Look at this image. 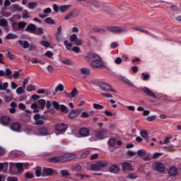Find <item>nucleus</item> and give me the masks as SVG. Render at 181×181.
Masks as SVG:
<instances>
[{"label": "nucleus", "instance_id": "nucleus-24", "mask_svg": "<svg viewBox=\"0 0 181 181\" xmlns=\"http://www.w3.org/2000/svg\"><path fill=\"white\" fill-rule=\"evenodd\" d=\"M0 26L6 28V30H9V27H8V21L5 18L0 19Z\"/></svg>", "mask_w": 181, "mask_h": 181}, {"label": "nucleus", "instance_id": "nucleus-20", "mask_svg": "<svg viewBox=\"0 0 181 181\" xmlns=\"http://www.w3.org/2000/svg\"><path fill=\"white\" fill-rule=\"evenodd\" d=\"M109 171L110 173H118V172H119V168L117 165H112L109 167Z\"/></svg>", "mask_w": 181, "mask_h": 181}, {"label": "nucleus", "instance_id": "nucleus-2", "mask_svg": "<svg viewBox=\"0 0 181 181\" xmlns=\"http://www.w3.org/2000/svg\"><path fill=\"white\" fill-rule=\"evenodd\" d=\"M107 134H108V132L105 129L94 131L92 134V136L89 138V141L90 142H94L95 141L104 139L107 138Z\"/></svg>", "mask_w": 181, "mask_h": 181}, {"label": "nucleus", "instance_id": "nucleus-14", "mask_svg": "<svg viewBox=\"0 0 181 181\" xmlns=\"http://www.w3.org/2000/svg\"><path fill=\"white\" fill-rule=\"evenodd\" d=\"M11 122V117L9 116H3L0 119V124L1 125H4V127H6V125H8V124Z\"/></svg>", "mask_w": 181, "mask_h": 181}, {"label": "nucleus", "instance_id": "nucleus-51", "mask_svg": "<svg viewBox=\"0 0 181 181\" xmlns=\"http://www.w3.org/2000/svg\"><path fill=\"white\" fill-rule=\"evenodd\" d=\"M160 181H168L169 180V176L168 175H161L159 177Z\"/></svg>", "mask_w": 181, "mask_h": 181}, {"label": "nucleus", "instance_id": "nucleus-38", "mask_svg": "<svg viewBox=\"0 0 181 181\" xmlns=\"http://www.w3.org/2000/svg\"><path fill=\"white\" fill-rule=\"evenodd\" d=\"M64 90V86H63V84L59 83L56 88H55V93H59V91H63Z\"/></svg>", "mask_w": 181, "mask_h": 181}, {"label": "nucleus", "instance_id": "nucleus-58", "mask_svg": "<svg viewBox=\"0 0 181 181\" xmlns=\"http://www.w3.org/2000/svg\"><path fill=\"white\" fill-rule=\"evenodd\" d=\"M154 119H156V115H152V116H148L146 117V121H154Z\"/></svg>", "mask_w": 181, "mask_h": 181}, {"label": "nucleus", "instance_id": "nucleus-46", "mask_svg": "<svg viewBox=\"0 0 181 181\" xmlns=\"http://www.w3.org/2000/svg\"><path fill=\"white\" fill-rule=\"evenodd\" d=\"M71 17L72 18H77V16H78V15H80V11H74L70 12Z\"/></svg>", "mask_w": 181, "mask_h": 181}, {"label": "nucleus", "instance_id": "nucleus-45", "mask_svg": "<svg viewBox=\"0 0 181 181\" xmlns=\"http://www.w3.org/2000/svg\"><path fill=\"white\" fill-rule=\"evenodd\" d=\"M93 108H95V110H104V107L103 106V105L97 103H93Z\"/></svg>", "mask_w": 181, "mask_h": 181}, {"label": "nucleus", "instance_id": "nucleus-31", "mask_svg": "<svg viewBox=\"0 0 181 181\" xmlns=\"http://www.w3.org/2000/svg\"><path fill=\"white\" fill-rule=\"evenodd\" d=\"M26 29L27 30H29V32L34 33L35 30H36V25L35 24H29Z\"/></svg>", "mask_w": 181, "mask_h": 181}, {"label": "nucleus", "instance_id": "nucleus-43", "mask_svg": "<svg viewBox=\"0 0 181 181\" xmlns=\"http://www.w3.org/2000/svg\"><path fill=\"white\" fill-rule=\"evenodd\" d=\"M1 13L4 18H9V16H12V13L8 11H1Z\"/></svg>", "mask_w": 181, "mask_h": 181}, {"label": "nucleus", "instance_id": "nucleus-44", "mask_svg": "<svg viewBox=\"0 0 181 181\" xmlns=\"http://www.w3.org/2000/svg\"><path fill=\"white\" fill-rule=\"evenodd\" d=\"M138 176H136V174H129L126 177V179H129L130 180H135Z\"/></svg>", "mask_w": 181, "mask_h": 181}, {"label": "nucleus", "instance_id": "nucleus-56", "mask_svg": "<svg viewBox=\"0 0 181 181\" xmlns=\"http://www.w3.org/2000/svg\"><path fill=\"white\" fill-rule=\"evenodd\" d=\"M45 56H46L49 59H52V57H53V52L50 51H47L46 53L45 54Z\"/></svg>", "mask_w": 181, "mask_h": 181}, {"label": "nucleus", "instance_id": "nucleus-47", "mask_svg": "<svg viewBox=\"0 0 181 181\" xmlns=\"http://www.w3.org/2000/svg\"><path fill=\"white\" fill-rule=\"evenodd\" d=\"M139 156H145L146 155V151L140 149L137 152Z\"/></svg>", "mask_w": 181, "mask_h": 181}, {"label": "nucleus", "instance_id": "nucleus-57", "mask_svg": "<svg viewBox=\"0 0 181 181\" xmlns=\"http://www.w3.org/2000/svg\"><path fill=\"white\" fill-rule=\"evenodd\" d=\"M88 155H90V151H89V150H88V151L83 152V153L81 154V158H87V157L88 156Z\"/></svg>", "mask_w": 181, "mask_h": 181}, {"label": "nucleus", "instance_id": "nucleus-42", "mask_svg": "<svg viewBox=\"0 0 181 181\" xmlns=\"http://www.w3.org/2000/svg\"><path fill=\"white\" fill-rule=\"evenodd\" d=\"M69 116L70 118H76V117H77V112L74 110H72L69 112Z\"/></svg>", "mask_w": 181, "mask_h": 181}, {"label": "nucleus", "instance_id": "nucleus-18", "mask_svg": "<svg viewBox=\"0 0 181 181\" xmlns=\"http://www.w3.org/2000/svg\"><path fill=\"white\" fill-rule=\"evenodd\" d=\"M23 132L27 135H36V128L35 127H27L23 130Z\"/></svg>", "mask_w": 181, "mask_h": 181}, {"label": "nucleus", "instance_id": "nucleus-41", "mask_svg": "<svg viewBox=\"0 0 181 181\" xmlns=\"http://www.w3.org/2000/svg\"><path fill=\"white\" fill-rule=\"evenodd\" d=\"M28 13L29 12L28 11V10H24L22 14L23 19H29V18L30 17L29 16Z\"/></svg>", "mask_w": 181, "mask_h": 181}, {"label": "nucleus", "instance_id": "nucleus-26", "mask_svg": "<svg viewBox=\"0 0 181 181\" xmlns=\"http://www.w3.org/2000/svg\"><path fill=\"white\" fill-rule=\"evenodd\" d=\"M55 38L57 40V42H63V33H56Z\"/></svg>", "mask_w": 181, "mask_h": 181}, {"label": "nucleus", "instance_id": "nucleus-61", "mask_svg": "<svg viewBox=\"0 0 181 181\" xmlns=\"http://www.w3.org/2000/svg\"><path fill=\"white\" fill-rule=\"evenodd\" d=\"M141 76L144 77L143 80H145V81L148 80L149 77H151V75L145 73H142Z\"/></svg>", "mask_w": 181, "mask_h": 181}, {"label": "nucleus", "instance_id": "nucleus-55", "mask_svg": "<svg viewBox=\"0 0 181 181\" xmlns=\"http://www.w3.org/2000/svg\"><path fill=\"white\" fill-rule=\"evenodd\" d=\"M53 11L54 12H55V13H57V12H59V11H60V7H59V6L57 4H53Z\"/></svg>", "mask_w": 181, "mask_h": 181}, {"label": "nucleus", "instance_id": "nucleus-39", "mask_svg": "<svg viewBox=\"0 0 181 181\" xmlns=\"http://www.w3.org/2000/svg\"><path fill=\"white\" fill-rule=\"evenodd\" d=\"M108 144L110 146H115V144H117V139L110 138L108 141Z\"/></svg>", "mask_w": 181, "mask_h": 181}, {"label": "nucleus", "instance_id": "nucleus-22", "mask_svg": "<svg viewBox=\"0 0 181 181\" xmlns=\"http://www.w3.org/2000/svg\"><path fill=\"white\" fill-rule=\"evenodd\" d=\"M122 169L124 172H126V170H134V168H132V165L129 163H124L122 164Z\"/></svg>", "mask_w": 181, "mask_h": 181}, {"label": "nucleus", "instance_id": "nucleus-19", "mask_svg": "<svg viewBox=\"0 0 181 181\" xmlns=\"http://www.w3.org/2000/svg\"><path fill=\"white\" fill-rule=\"evenodd\" d=\"M168 174L170 176H176L177 175V168L175 166H172L168 170Z\"/></svg>", "mask_w": 181, "mask_h": 181}, {"label": "nucleus", "instance_id": "nucleus-17", "mask_svg": "<svg viewBox=\"0 0 181 181\" xmlns=\"http://www.w3.org/2000/svg\"><path fill=\"white\" fill-rule=\"evenodd\" d=\"M142 90V91H144V93H145V94H146V95H148V97H153V98H157L156 95H155L152 90H151L149 88H148L147 87H142L141 88Z\"/></svg>", "mask_w": 181, "mask_h": 181}, {"label": "nucleus", "instance_id": "nucleus-9", "mask_svg": "<svg viewBox=\"0 0 181 181\" xmlns=\"http://www.w3.org/2000/svg\"><path fill=\"white\" fill-rule=\"evenodd\" d=\"M37 136H46L49 135V129L47 127H40L36 129V134Z\"/></svg>", "mask_w": 181, "mask_h": 181}, {"label": "nucleus", "instance_id": "nucleus-33", "mask_svg": "<svg viewBox=\"0 0 181 181\" xmlns=\"http://www.w3.org/2000/svg\"><path fill=\"white\" fill-rule=\"evenodd\" d=\"M28 9H35L37 6V2H30L28 4Z\"/></svg>", "mask_w": 181, "mask_h": 181}, {"label": "nucleus", "instance_id": "nucleus-16", "mask_svg": "<svg viewBox=\"0 0 181 181\" xmlns=\"http://www.w3.org/2000/svg\"><path fill=\"white\" fill-rule=\"evenodd\" d=\"M108 30L110 32H113V33H122V32H125V30L115 26H109L107 27Z\"/></svg>", "mask_w": 181, "mask_h": 181}, {"label": "nucleus", "instance_id": "nucleus-30", "mask_svg": "<svg viewBox=\"0 0 181 181\" xmlns=\"http://www.w3.org/2000/svg\"><path fill=\"white\" fill-rule=\"evenodd\" d=\"M121 80H122L123 81H124V83H126L127 84H129V86H130L131 87H134V83H132V81H131L129 79H128L127 77L125 76H122L121 78Z\"/></svg>", "mask_w": 181, "mask_h": 181}, {"label": "nucleus", "instance_id": "nucleus-15", "mask_svg": "<svg viewBox=\"0 0 181 181\" xmlns=\"http://www.w3.org/2000/svg\"><path fill=\"white\" fill-rule=\"evenodd\" d=\"M53 173H54L53 169L44 168L42 171V176H52Z\"/></svg>", "mask_w": 181, "mask_h": 181}, {"label": "nucleus", "instance_id": "nucleus-29", "mask_svg": "<svg viewBox=\"0 0 181 181\" xmlns=\"http://www.w3.org/2000/svg\"><path fill=\"white\" fill-rule=\"evenodd\" d=\"M17 38H18V35L16 34H13L12 33H8L6 36V39H7L8 40H13V39H17Z\"/></svg>", "mask_w": 181, "mask_h": 181}, {"label": "nucleus", "instance_id": "nucleus-27", "mask_svg": "<svg viewBox=\"0 0 181 181\" xmlns=\"http://www.w3.org/2000/svg\"><path fill=\"white\" fill-rule=\"evenodd\" d=\"M140 135L141 136H142V138L146 139V141H149V137L148 136V132H146V130H141L140 132Z\"/></svg>", "mask_w": 181, "mask_h": 181}, {"label": "nucleus", "instance_id": "nucleus-12", "mask_svg": "<svg viewBox=\"0 0 181 181\" xmlns=\"http://www.w3.org/2000/svg\"><path fill=\"white\" fill-rule=\"evenodd\" d=\"M55 129L58 132L63 134V132H66V129H67V125H66L63 123L58 124L56 125Z\"/></svg>", "mask_w": 181, "mask_h": 181}, {"label": "nucleus", "instance_id": "nucleus-37", "mask_svg": "<svg viewBox=\"0 0 181 181\" xmlns=\"http://www.w3.org/2000/svg\"><path fill=\"white\" fill-rule=\"evenodd\" d=\"M35 176L37 177H40V176H42V168L38 167L35 169Z\"/></svg>", "mask_w": 181, "mask_h": 181}, {"label": "nucleus", "instance_id": "nucleus-13", "mask_svg": "<svg viewBox=\"0 0 181 181\" xmlns=\"http://www.w3.org/2000/svg\"><path fill=\"white\" fill-rule=\"evenodd\" d=\"M22 127L21 123L19 122H14L11 126V131H13L14 132H22L21 131V128Z\"/></svg>", "mask_w": 181, "mask_h": 181}, {"label": "nucleus", "instance_id": "nucleus-34", "mask_svg": "<svg viewBox=\"0 0 181 181\" xmlns=\"http://www.w3.org/2000/svg\"><path fill=\"white\" fill-rule=\"evenodd\" d=\"M18 42L24 49H28V47H29V42H28V41L19 40Z\"/></svg>", "mask_w": 181, "mask_h": 181}, {"label": "nucleus", "instance_id": "nucleus-3", "mask_svg": "<svg viewBox=\"0 0 181 181\" xmlns=\"http://www.w3.org/2000/svg\"><path fill=\"white\" fill-rule=\"evenodd\" d=\"M74 156L72 153H66L61 156L52 157L49 159V162H52L53 163H57V162L63 163L68 162V160H71Z\"/></svg>", "mask_w": 181, "mask_h": 181}, {"label": "nucleus", "instance_id": "nucleus-36", "mask_svg": "<svg viewBox=\"0 0 181 181\" xmlns=\"http://www.w3.org/2000/svg\"><path fill=\"white\" fill-rule=\"evenodd\" d=\"M26 90L28 93H32V91H35V90H36V87L33 84H30L27 86Z\"/></svg>", "mask_w": 181, "mask_h": 181}, {"label": "nucleus", "instance_id": "nucleus-63", "mask_svg": "<svg viewBox=\"0 0 181 181\" xmlns=\"http://www.w3.org/2000/svg\"><path fill=\"white\" fill-rule=\"evenodd\" d=\"M72 51L74 52V53H80V47H74L72 48Z\"/></svg>", "mask_w": 181, "mask_h": 181}, {"label": "nucleus", "instance_id": "nucleus-40", "mask_svg": "<svg viewBox=\"0 0 181 181\" xmlns=\"http://www.w3.org/2000/svg\"><path fill=\"white\" fill-rule=\"evenodd\" d=\"M13 8L14 11H18V12H22V11H23V8L21 7L19 4H14Z\"/></svg>", "mask_w": 181, "mask_h": 181}, {"label": "nucleus", "instance_id": "nucleus-1", "mask_svg": "<svg viewBox=\"0 0 181 181\" xmlns=\"http://www.w3.org/2000/svg\"><path fill=\"white\" fill-rule=\"evenodd\" d=\"M86 59H93V60L90 62V67L93 69H101L104 67V62L101 57L96 53H90L86 56Z\"/></svg>", "mask_w": 181, "mask_h": 181}, {"label": "nucleus", "instance_id": "nucleus-8", "mask_svg": "<svg viewBox=\"0 0 181 181\" xmlns=\"http://www.w3.org/2000/svg\"><path fill=\"white\" fill-rule=\"evenodd\" d=\"M52 105L55 108V110H58L59 111H62V112H66V114L69 112V109L64 105H59L57 102L52 101Z\"/></svg>", "mask_w": 181, "mask_h": 181}, {"label": "nucleus", "instance_id": "nucleus-32", "mask_svg": "<svg viewBox=\"0 0 181 181\" xmlns=\"http://www.w3.org/2000/svg\"><path fill=\"white\" fill-rule=\"evenodd\" d=\"M8 87H9V83L8 82H6V83H4L3 84L0 83V90L1 91L6 90Z\"/></svg>", "mask_w": 181, "mask_h": 181}, {"label": "nucleus", "instance_id": "nucleus-48", "mask_svg": "<svg viewBox=\"0 0 181 181\" xmlns=\"http://www.w3.org/2000/svg\"><path fill=\"white\" fill-rule=\"evenodd\" d=\"M62 63H63V64H67L68 66H71V64H73V62L67 59L62 60Z\"/></svg>", "mask_w": 181, "mask_h": 181}, {"label": "nucleus", "instance_id": "nucleus-6", "mask_svg": "<svg viewBox=\"0 0 181 181\" xmlns=\"http://www.w3.org/2000/svg\"><path fill=\"white\" fill-rule=\"evenodd\" d=\"M105 166H107V162L98 161L95 164L90 165V170H93L94 172H98V170H101L103 168H105Z\"/></svg>", "mask_w": 181, "mask_h": 181}, {"label": "nucleus", "instance_id": "nucleus-5", "mask_svg": "<svg viewBox=\"0 0 181 181\" xmlns=\"http://www.w3.org/2000/svg\"><path fill=\"white\" fill-rule=\"evenodd\" d=\"M29 163H10V170H12L15 166L18 168V173H22L23 172L24 166H28Z\"/></svg>", "mask_w": 181, "mask_h": 181}, {"label": "nucleus", "instance_id": "nucleus-21", "mask_svg": "<svg viewBox=\"0 0 181 181\" xmlns=\"http://www.w3.org/2000/svg\"><path fill=\"white\" fill-rule=\"evenodd\" d=\"M78 70L81 74H83V76H90L91 74V71L88 68H80Z\"/></svg>", "mask_w": 181, "mask_h": 181}, {"label": "nucleus", "instance_id": "nucleus-54", "mask_svg": "<svg viewBox=\"0 0 181 181\" xmlns=\"http://www.w3.org/2000/svg\"><path fill=\"white\" fill-rule=\"evenodd\" d=\"M81 118H88L90 117V115L88 112H82L81 114Z\"/></svg>", "mask_w": 181, "mask_h": 181}, {"label": "nucleus", "instance_id": "nucleus-53", "mask_svg": "<svg viewBox=\"0 0 181 181\" xmlns=\"http://www.w3.org/2000/svg\"><path fill=\"white\" fill-rule=\"evenodd\" d=\"M40 43L44 47H50V43L47 41H41Z\"/></svg>", "mask_w": 181, "mask_h": 181}, {"label": "nucleus", "instance_id": "nucleus-62", "mask_svg": "<svg viewBox=\"0 0 181 181\" xmlns=\"http://www.w3.org/2000/svg\"><path fill=\"white\" fill-rule=\"evenodd\" d=\"M23 93H25V90H23L21 87H19V88H18L16 89V93H17L18 95H21V94H23Z\"/></svg>", "mask_w": 181, "mask_h": 181}, {"label": "nucleus", "instance_id": "nucleus-35", "mask_svg": "<svg viewBox=\"0 0 181 181\" xmlns=\"http://www.w3.org/2000/svg\"><path fill=\"white\" fill-rule=\"evenodd\" d=\"M45 23H48V25H54L56 23L54 22V20L53 18L48 17L45 19Z\"/></svg>", "mask_w": 181, "mask_h": 181}, {"label": "nucleus", "instance_id": "nucleus-4", "mask_svg": "<svg viewBox=\"0 0 181 181\" xmlns=\"http://www.w3.org/2000/svg\"><path fill=\"white\" fill-rule=\"evenodd\" d=\"M92 84H96L98 87H100L103 91H112V93H117V90L112 88L111 86H110L108 83H104V82H94V81H91Z\"/></svg>", "mask_w": 181, "mask_h": 181}, {"label": "nucleus", "instance_id": "nucleus-52", "mask_svg": "<svg viewBox=\"0 0 181 181\" xmlns=\"http://www.w3.org/2000/svg\"><path fill=\"white\" fill-rule=\"evenodd\" d=\"M62 176L64 177V176H69V170H62L60 172Z\"/></svg>", "mask_w": 181, "mask_h": 181}, {"label": "nucleus", "instance_id": "nucleus-7", "mask_svg": "<svg viewBox=\"0 0 181 181\" xmlns=\"http://www.w3.org/2000/svg\"><path fill=\"white\" fill-rule=\"evenodd\" d=\"M152 166L154 170H156V172H160V173H162L166 170V165L160 162H155Z\"/></svg>", "mask_w": 181, "mask_h": 181}, {"label": "nucleus", "instance_id": "nucleus-28", "mask_svg": "<svg viewBox=\"0 0 181 181\" xmlns=\"http://www.w3.org/2000/svg\"><path fill=\"white\" fill-rule=\"evenodd\" d=\"M43 32H44L43 28H42V27H39V28L35 27V30H34L33 33H35V35H42Z\"/></svg>", "mask_w": 181, "mask_h": 181}, {"label": "nucleus", "instance_id": "nucleus-25", "mask_svg": "<svg viewBox=\"0 0 181 181\" xmlns=\"http://www.w3.org/2000/svg\"><path fill=\"white\" fill-rule=\"evenodd\" d=\"M71 8V6L70 4L68 5H62L59 6V11L62 12V13H64L66 11H68V9H70Z\"/></svg>", "mask_w": 181, "mask_h": 181}, {"label": "nucleus", "instance_id": "nucleus-64", "mask_svg": "<svg viewBox=\"0 0 181 181\" xmlns=\"http://www.w3.org/2000/svg\"><path fill=\"white\" fill-rule=\"evenodd\" d=\"M7 181H18V178L16 177H8Z\"/></svg>", "mask_w": 181, "mask_h": 181}, {"label": "nucleus", "instance_id": "nucleus-60", "mask_svg": "<svg viewBox=\"0 0 181 181\" xmlns=\"http://www.w3.org/2000/svg\"><path fill=\"white\" fill-rule=\"evenodd\" d=\"M19 76H21V73H19V71H15L13 72V78H19Z\"/></svg>", "mask_w": 181, "mask_h": 181}, {"label": "nucleus", "instance_id": "nucleus-49", "mask_svg": "<svg viewBox=\"0 0 181 181\" xmlns=\"http://www.w3.org/2000/svg\"><path fill=\"white\" fill-rule=\"evenodd\" d=\"M73 170H75L76 172H80V170H81V166L78 164H76L73 166Z\"/></svg>", "mask_w": 181, "mask_h": 181}, {"label": "nucleus", "instance_id": "nucleus-11", "mask_svg": "<svg viewBox=\"0 0 181 181\" xmlns=\"http://www.w3.org/2000/svg\"><path fill=\"white\" fill-rule=\"evenodd\" d=\"M79 138H87L90 136V130L88 128L83 127L79 129Z\"/></svg>", "mask_w": 181, "mask_h": 181}, {"label": "nucleus", "instance_id": "nucleus-59", "mask_svg": "<svg viewBox=\"0 0 181 181\" xmlns=\"http://www.w3.org/2000/svg\"><path fill=\"white\" fill-rule=\"evenodd\" d=\"M47 71L49 72V73H53V71H54V68L53 67V66L49 65V66L47 67Z\"/></svg>", "mask_w": 181, "mask_h": 181}, {"label": "nucleus", "instance_id": "nucleus-23", "mask_svg": "<svg viewBox=\"0 0 181 181\" xmlns=\"http://www.w3.org/2000/svg\"><path fill=\"white\" fill-rule=\"evenodd\" d=\"M77 94H78V91L77 90V88H75L72 90L71 93H67L66 95L68 98H70L71 100L72 98H74V97H76Z\"/></svg>", "mask_w": 181, "mask_h": 181}, {"label": "nucleus", "instance_id": "nucleus-50", "mask_svg": "<svg viewBox=\"0 0 181 181\" xmlns=\"http://www.w3.org/2000/svg\"><path fill=\"white\" fill-rule=\"evenodd\" d=\"M103 112L105 115H107V117H114V115H117V113H112L108 110H105Z\"/></svg>", "mask_w": 181, "mask_h": 181}, {"label": "nucleus", "instance_id": "nucleus-10", "mask_svg": "<svg viewBox=\"0 0 181 181\" xmlns=\"http://www.w3.org/2000/svg\"><path fill=\"white\" fill-rule=\"evenodd\" d=\"M69 40L70 42L74 43V45H76V46H81V45H83V40L78 39L76 34L71 35Z\"/></svg>", "mask_w": 181, "mask_h": 181}]
</instances>
